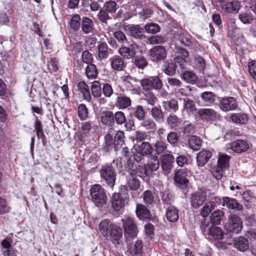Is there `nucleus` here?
<instances>
[{
  "label": "nucleus",
  "mask_w": 256,
  "mask_h": 256,
  "mask_svg": "<svg viewBox=\"0 0 256 256\" xmlns=\"http://www.w3.org/2000/svg\"><path fill=\"white\" fill-rule=\"evenodd\" d=\"M99 230L102 234L104 236H109L113 240L118 241L122 235V228L110 222L108 220H102L99 224Z\"/></svg>",
  "instance_id": "f257e3e1"
},
{
  "label": "nucleus",
  "mask_w": 256,
  "mask_h": 256,
  "mask_svg": "<svg viewBox=\"0 0 256 256\" xmlns=\"http://www.w3.org/2000/svg\"><path fill=\"white\" fill-rule=\"evenodd\" d=\"M92 201L98 207H102L106 202V192L100 184H95L90 190Z\"/></svg>",
  "instance_id": "f03ea898"
},
{
  "label": "nucleus",
  "mask_w": 256,
  "mask_h": 256,
  "mask_svg": "<svg viewBox=\"0 0 256 256\" xmlns=\"http://www.w3.org/2000/svg\"><path fill=\"white\" fill-rule=\"evenodd\" d=\"M140 84L142 88L147 92L152 89L161 90L162 86V82L158 76H150L142 78Z\"/></svg>",
  "instance_id": "7ed1b4c3"
},
{
  "label": "nucleus",
  "mask_w": 256,
  "mask_h": 256,
  "mask_svg": "<svg viewBox=\"0 0 256 256\" xmlns=\"http://www.w3.org/2000/svg\"><path fill=\"white\" fill-rule=\"evenodd\" d=\"M152 147L147 142H143L140 145L135 146L132 150L134 160L140 162L143 158L151 154Z\"/></svg>",
  "instance_id": "20e7f679"
},
{
  "label": "nucleus",
  "mask_w": 256,
  "mask_h": 256,
  "mask_svg": "<svg viewBox=\"0 0 256 256\" xmlns=\"http://www.w3.org/2000/svg\"><path fill=\"white\" fill-rule=\"evenodd\" d=\"M102 178L110 186H114L116 173L112 164H107L102 166L100 170Z\"/></svg>",
  "instance_id": "39448f33"
},
{
  "label": "nucleus",
  "mask_w": 256,
  "mask_h": 256,
  "mask_svg": "<svg viewBox=\"0 0 256 256\" xmlns=\"http://www.w3.org/2000/svg\"><path fill=\"white\" fill-rule=\"evenodd\" d=\"M122 221L124 232L130 236H136L138 231L134 218L128 215H125Z\"/></svg>",
  "instance_id": "423d86ee"
},
{
  "label": "nucleus",
  "mask_w": 256,
  "mask_h": 256,
  "mask_svg": "<svg viewBox=\"0 0 256 256\" xmlns=\"http://www.w3.org/2000/svg\"><path fill=\"white\" fill-rule=\"evenodd\" d=\"M225 227L228 230L238 234L242 228V220L238 216L231 214L228 218V222Z\"/></svg>",
  "instance_id": "0eeeda50"
},
{
  "label": "nucleus",
  "mask_w": 256,
  "mask_h": 256,
  "mask_svg": "<svg viewBox=\"0 0 256 256\" xmlns=\"http://www.w3.org/2000/svg\"><path fill=\"white\" fill-rule=\"evenodd\" d=\"M206 200V193L204 190H199L192 193L190 196L192 206L195 208H200Z\"/></svg>",
  "instance_id": "6e6552de"
},
{
  "label": "nucleus",
  "mask_w": 256,
  "mask_h": 256,
  "mask_svg": "<svg viewBox=\"0 0 256 256\" xmlns=\"http://www.w3.org/2000/svg\"><path fill=\"white\" fill-rule=\"evenodd\" d=\"M226 148L228 151L230 150L236 152L241 153L246 151L249 148V146L244 140H238L227 144Z\"/></svg>",
  "instance_id": "1a4fd4ad"
},
{
  "label": "nucleus",
  "mask_w": 256,
  "mask_h": 256,
  "mask_svg": "<svg viewBox=\"0 0 256 256\" xmlns=\"http://www.w3.org/2000/svg\"><path fill=\"white\" fill-rule=\"evenodd\" d=\"M149 53L152 60L155 62L164 60L166 56V50L162 46H154L150 50Z\"/></svg>",
  "instance_id": "9d476101"
},
{
  "label": "nucleus",
  "mask_w": 256,
  "mask_h": 256,
  "mask_svg": "<svg viewBox=\"0 0 256 256\" xmlns=\"http://www.w3.org/2000/svg\"><path fill=\"white\" fill-rule=\"evenodd\" d=\"M138 47L137 44L132 42L128 46H122L118 50V52L121 56L126 58H131L136 55Z\"/></svg>",
  "instance_id": "9b49d317"
},
{
  "label": "nucleus",
  "mask_w": 256,
  "mask_h": 256,
  "mask_svg": "<svg viewBox=\"0 0 256 256\" xmlns=\"http://www.w3.org/2000/svg\"><path fill=\"white\" fill-rule=\"evenodd\" d=\"M220 106L224 112L232 110L237 107V101L233 97L224 98L220 100Z\"/></svg>",
  "instance_id": "f8f14e48"
},
{
  "label": "nucleus",
  "mask_w": 256,
  "mask_h": 256,
  "mask_svg": "<svg viewBox=\"0 0 256 256\" xmlns=\"http://www.w3.org/2000/svg\"><path fill=\"white\" fill-rule=\"evenodd\" d=\"M201 118L206 122L216 120L220 116L212 108H201L198 112Z\"/></svg>",
  "instance_id": "ddd939ff"
},
{
  "label": "nucleus",
  "mask_w": 256,
  "mask_h": 256,
  "mask_svg": "<svg viewBox=\"0 0 256 256\" xmlns=\"http://www.w3.org/2000/svg\"><path fill=\"white\" fill-rule=\"evenodd\" d=\"M222 8L228 12H238L240 7V2L236 0H222Z\"/></svg>",
  "instance_id": "4468645a"
},
{
  "label": "nucleus",
  "mask_w": 256,
  "mask_h": 256,
  "mask_svg": "<svg viewBox=\"0 0 256 256\" xmlns=\"http://www.w3.org/2000/svg\"><path fill=\"white\" fill-rule=\"evenodd\" d=\"M174 182L182 188L186 187L188 183L186 178V172L184 170H179L176 172L174 176Z\"/></svg>",
  "instance_id": "2eb2a0df"
},
{
  "label": "nucleus",
  "mask_w": 256,
  "mask_h": 256,
  "mask_svg": "<svg viewBox=\"0 0 256 256\" xmlns=\"http://www.w3.org/2000/svg\"><path fill=\"white\" fill-rule=\"evenodd\" d=\"M136 213L140 220H150L151 219L152 215L150 211L144 204H136Z\"/></svg>",
  "instance_id": "dca6fc26"
},
{
  "label": "nucleus",
  "mask_w": 256,
  "mask_h": 256,
  "mask_svg": "<svg viewBox=\"0 0 256 256\" xmlns=\"http://www.w3.org/2000/svg\"><path fill=\"white\" fill-rule=\"evenodd\" d=\"M126 198L124 196H122L118 193H114L113 194L112 204L115 210H119L125 205Z\"/></svg>",
  "instance_id": "f3484780"
},
{
  "label": "nucleus",
  "mask_w": 256,
  "mask_h": 256,
  "mask_svg": "<svg viewBox=\"0 0 256 256\" xmlns=\"http://www.w3.org/2000/svg\"><path fill=\"white\" fill-rule=\"evenodd\" d=\"M249 114L244 113H234L230 116L231 121L234 124L240 125L246 124L249 120Z\"/></svg>",
  "instance_id": "a211bd4d"
},
{
  "label": "nucleus",
  "mask_w": 256,
  "mask_h": 256,
  "mask_svg": "<svg viewBox=\"0 0 256 256\" xmlns=\"http://www.w3.org/2000/svg\"><path fill=\"white\" fill-rule=\"evenodd\" d=\"M212 153L208 150H202L196 156V164L200 167L204 166L212 157Z\"/></svg>",
  "instance_id": "6ab92c4d"
},
{
  "label": "nucleus",
  "mask_w": 256,
  "mask_h": 256,
  "mask_svg": "<svg viewBox=\"0 0 256 256\" xmlns=\"http://www.w3.org/2000/svg\"><path fill=\"white\" fill-rule=\"evenodd\" d=\"M234 248L240 252H245L249 248L248 240L242 236H238L234 238Z\"/></svg>",
  "instance_id": "aec40b11"
},
{
  "label": "nucleus",
  "mask_w": 256,
  "mask_h": 256,
  "mask_svg": "<svg viewBox=\"0 0 256 256\" xmlns=\"http://www.w3.org/2000/svg\"><path fill=\"white\" fill-rule=\"evenodd\" d=\"M174 160V156L172 154H168L163 155L162 161V170L166 172L169 173L172 166Z\"/></svg>",
  "instance_id": "412c9836"
},
{
  "label": "nucleus",
  "mask_w": 256,
  "mask_h": 256,
  "mask_svg": "<svg viewBox=\"0 0 256 256\" xmlns=\"http://www.w3.org/2000/svg\"><path fill=\"white\" fill-rule=\"evenodd\" d=\"M222 206H226L228 208L234 210H240L242 206L238 203L235 199L225 197L222 199Z\"/></svg>",
  "instance_id": "4be33fe9"
},
{
  "label": "nucleus",
  "mask_w": 256,
  "mask_h": 256,
  "mask_svg": "<svg viewBox=\"0 0 256 256\" xmlns=\"http://www.w3.org/2000/svg\"><path fill=\"white\" fill-rule=\"evenodd\" d=\"M206 236L214 240H220L223 238L224 233L220 227L212 224V227Z\"/></svg>",
  "instance_id": "5701e85b"
},
{
  "label": "nucleus",
  "mask_w": 256,
  "mask_h": 256,
  "mask_svg": "<svg viewBox=\"0 0 256 256\" xmlns=\"http://www.w3.org/2000/svg\"><path fill=\"white\" fill-rule=\"evenodd\" d=\"M102 123L106 126H112L114 124V116L112 112L109 110H104L101 112Z\"/></svg>",
  "instance_id": "b1692460"
},
{
  "label": "nucleus",
  "mask_w": 256,
  "mask_h": 256,
  "mask_svg": "<svg viewBox=\"0 0 256 256\" xmlns=\"http://www.w3.org/2000/svg\"><path fill=\"white\" fill-rule=\"evenodd\" d=\"M183 107L188 114H194L196 110V103L192 100L186 98H184Z\"/></svg>",
  "instance_id": "393cba45"
},
{
  "label": "nucleus",
  "mask_w": 256,
  "mask_h": 256,
  "mask_svg": "<svg viewBox=\"0 0 256 256\" xmlns=\"http://www.w3.org/2000/svg\"><path fill=\"white\" fill-rule=\"evenodd\" d=\"M110 60L111 66L114 70H122L125 67L124 60L119 56H114Z\"/></svg>",
  "instance_id": "a878e982"
},
{
  "label": "nucleus",
  "mask_w": 256,
  "mask_h": 256,
  "mask_svg": "<svg viewBox=\"0 0 256 256\" xmlns=\"http://www.w3.org/2000/svg\"><path fill=\"white\" fill-rule=\"evenodd\" d=\"M166 215L167 220L170 222H176L178 218V210L173 206H170L168 208Z\"/></svg>",
  "instance_id": "bb28decb"
},
{
  "label": "nucleus",
  "mask_w": 256,
  "mask_h": 256,
  "mask_svg": "<svg viewBox=\"0 0 256 256\" xmlns=\"http://www.w3.org/2000/svg\"><path fill=\"white\" fill-rule=\"evenodd\" d=\"M78 88L82 94L84 99L88 102H90L91 96L87 84L84 82H80L78 83Z\"/></svg>",
  "instance_id": "cd10ccee"
},
{
  "label": "nucleus",
  "mask_w": 256,
  "mask_h": 256,
  "mask_svg": "<svg viewBox=\"0 0 256 256\" xmlns=\"http://www.w3.org/2000/svg\"><path fill=\"white\" fill-rule=\"evenodd\" d=\"M82 28L84 34H88L92 32L94 28L92 20L87 17L83 18L82 22Z\"/></svg>",
  "instance_id": "c85d7f7f"
},
{
  "label": "nucleus",
  "mask_w": 256,
  "mask_h": 256,
  "mask_svg": "<svg viewBox=\"0 0 256 256\" xmlns=\"http://www.w3.org/2000/svg\"><path fill=\"white\" fill-rule=\"evenodd\" d=\"M98 56L100 59H106L108 56V47L106 42H101L98 46Z\"/></svg>",
  "instance_id": "c756f323"
},
{
  "label": "nucleus",
  "mask_w": 256,
  "mask_h": 256,
  "mask_svg": "<svg viewBox=\"0 0 256 256\" xmlns=\"http://www.w3.org/2000/svg\"><path fill=\"white\" fill-rule=\"evenodd\" d=\"M126 184L130 190H138L140 186V182L136 176H127Z\"/></svg>",
  "instance_id": "7c9ffc66"
},
{
  "label": "nucleus",
  "mask_w": 256,
  "mask_h": 256,
  "mask_svg": "<svg viewBox=\"0 0 256 256\" xmlns=\"http://www.w3.org/2000/svg\"><path fill=\"white\" fill-rule=\"evenodd\" d=\"M85 73L88 79H95L98 75V71L94 64L87 65L85 70Z\"/></svg>",
  "instance_id": "2f4dec72"
},
{
  "label": "nucleus",
  "mask_w": 256,
  "mask_h": 256,
  "mask_svg": "<svg viewBox=\"0 0 256 256\" xmlns=\"http://www.w3.org/2000/svg\"><path fill=\"white\" fill-rule=\"evenodd\" d=\"M160 166V162L156 156H152L146 165V168L149 172H152L156 170Z\"/></svg>",
  "instance_id": "473e14b6"
},
{
  "label": "nucleus",
  "mask_w": 256,
  "mask_h": 256,
  "mask_svg": "<svg viewBox=\"0 0 256 256\" xmlns=\"http://www.w3.org/2000/svg\"><path fill=\"white\" fill-rule=\"evenodd\" d=\"M140 126L144 128L148 132H152L156 130L155 122L150 118L143 119L140 123Z\"/></svg>",
  "instance_id": "72a5a7b5"
},
{
  "label": "nucleus",
  "mask_w": 256,
  "mask_h": 256,
  "mask_svg": "<svg viewBox=\"0 0 256 256\" xmlns=\"http://www.w3.org/2000/svg\"><path fill=\"white\" fill-rule=\"evenodd\" d=\"M152 117L158 122H161L164 119V114L162 109L157 106L154 107L150 112Z\"/></svg>",
  "instance_id": "f704fd0d"
},
{
  "label": "nucleus",
  "mask_w": 256,
  "mask_h": 256,
  "mask_svg": "<svg viewBox=\"0 0 256 256\" xmlns=\"http://www.w3.org/2000/svg\"><path fill=\"white\" fill-rule=\"evenodd\" d=\"M35 122L34 124V130L36 132V136L38 138H43L44 137V134L43 130V126L42 122L38 120V117L34 114Z\"/></svg>",
  "instance_id": "c9c22d12"
},
{
  "label": "nucleus",
  "mask_w": 256,
  "mask_h": 256,
  "mask_svg": "<svg viewBox=\"0 0 256 256\" xmlns=\"http://www.w3.org/2000/svg\"><path fill=\"white\" fill-rule=\"evenodd\" d=\"M116 102L121 108H126L131 105V100L126 96L121 95L118 96Z\"/></svg>",
  "instance_id": "e433bc0d"
},
{
  "label": "nucleus",
  "mask_w": 256,
  "mask_h": 256,
  "mask_svg": "<svg viewBox=\"0 0 256 256\" xmlns=\"http://www.w3.org/2000/svg\"><path fill=\"white\" fill-rule=\"evenodd\" d=\"M188 144L192 149L198 150L201 146L202 140L197 136H192L188 140Z\"/></svg>",
  "instance_id": "4c0bfd02"
},
{
  "label": "nucleus",
  "mask_w": 256,
  "mask_h": 256,
  "mask_svg": "<svg viewBox=\"0 0 256 256\" xmlns=\"http://www.w3.org/2000/svg\"><path fill=\"white\" fill-rule=\"evenodd\" d=\"M124 138V133L122 131L119 130L116 134L114 143V148L116 151H117L118 150L119 146L123 144Z\"/></svg>",
  "instance_id": "58836bf2"
},
{
  "label": "nucleus",
  "mask_w": 256,
  "mask_h": 256,
  "mask_svg": "<svg viewBox=\"0 0 256 256\" xmlns=\"http://www.w3.org/2000/svg\"><path fill=\"white\" fill-rule=\"evenodd\" d=\"M131 35L136 38H140L143 35V28L138 25L131 26L128 28Z\"/></svg>",
  "instance_id": "ea45409f"
},
{
  "label": "nucleus",
  "mask_w": 256,
  "mask_h": 256,
  "mask_svg": "<svg viewBox=\"0 0 256 256\" xmlns=\"http://www.w3.org/2000/svg\"><path fill=\"white\" fill-rule=\"evenodd\" d=\"M163 70L166 74L172 76L176 72V65L172 61H167L163 65Z\"/></svg>",
  "instance_id": "a19ab883"
},
{
  "label": "nucleus",
  "mask_w": 256,
  "mask_h": 256,
  "mask_svg": "<svg viewBox=\"0 0 256 256\" xmlns=\"http://www.w3.org/2000/svg\"><path fill=\"white\" fill-rule=\"evenodd\" d=\"M143 246L140 240H137L133 246L128 248L129 252L133 256L138 255L142 253Z\"/></svg>",
  "instance_id": "79ce46f5"
},
{
  "label": "nucleus",
  "mask_w": 256,
  "mask_h": 256,
  "mask_svg": "<svg viewBox=\"0 0 256 256\" xmlns=\"http://www.w3.org/2000/svg\"><path fill=\"white\" fill-rule=\"evenodd\" d=\"M182 79L188 83L194 84L198 80L197 76L192 72L190 71H186L182 76Z\"/></svg>",
  "instance_id": "37998d69"
},
{
  "label": "nucleus",
  "mask_w": 256,
  "mask_h": 256,
  "mask_svg": "<svg viewBox=\"0 0 256 256\" xmlns=\"http://www.w3.org/2000/svg\"><path fill=\"white\" fill-rule=\"evenodd\" d=\"M230 156L226 154H221L218 160V166L223 169L227 168L229 166Z\"/></svg>",
  "instance_id": "c03bdc74"
},
{
  "label": "nucleus",
  "mask_w": 256,
  "mask_h": 256,
  "mask_svg": "<svg viewBox=\"0 0 256 256\" xmlns=\"http://www.w3.org/2000/svg\"><path fill=\"white\" fill-rule=\"evenodd\" d=\"M224 212L220 210H215L213 212L210 216L212 224H219L224 216Z\"/></svg>",
  "instance_id": "a18cd8bd"
},
{
  "label": "nucleus",
  "mask_w": 256,
  "mask_h": 256,
  "mask_svg": "<svg viewBox=\"0 0 256 256\" xmlns=\"http://www.w3.org/2000/svg\"><path fill=\"white\" fill-rule=\"evenodd\" d=\"M163 106L165 109L168 108L176 112L178 108V102L175 98H172L169 101H164L162 102Z\"/></svg>",
  "instance_id": "49530a36"
},
{
  "label": "nucleus",
  "mask_w": 256,
  "mask_h": 256,
  "mask_svg": "<svg viewBox=\"0 0 256 256\" xmlns=\"http://www.w3.org/2000/svg\"><path fill=\"white\" fill-rule=\"evenodd\" d=\"M143 200L147 205H152L155 202L154 196L150 190H147L143 194Z\"/></svg>",
  "instance_id": "de8ad7c7"
},
{
  "label": "nucleus",
  "mask_w": 256,
  "mask_h": 256,
  "mask_svg": "<svg viewBox=\"0 0 256 256\" xmlns=\"http://www.w3.org/2000/svg\"><path fill=\"white\" fill-rule=\"evenodd\" d=\"M97 16L98 20L104 24H107V21L112 19L113 16L112 15H111L104 9H101Z\"/></svg>",
  "instance_id": "09e8293b"
},
{
  "label": "nucleus",
  "mask_w": 256,
  "mask_h": 256,
  "mask_svg": "<svg viewBox=\"0 0 256 256\" xmlns=\"http://www.w3.org/2000/svg\"><path fill=\"white\" fill-rule=\"evenodd\" d=\"M80 17L79 14H75L73 15L70 22V28L74 30H78L80 27Z\"/></svg>",
  "instance_id": "8fccbe9b"
},
{
  "label": "nucleus",
  "mask_w": 256,
  "mask_h": 256,
  "mask_svg": "<svg viewBox=\"0 0 256 256\" xmlns=\"http://www.w3.org/2000/svg\"><path fill=\"white\" fill-rule=\"evenodd\" d=\"M201 97L207 104H212L216 100L214 94L210 92H205L202 93Z\"/></svg>",
  "instance_id": "3c124183"
},
{
  "label": "nucleus",
  "mask_w": 256,
  "mask_h": 256,
  "mask_svg": "<svg viewBox=\"0 0 256 256\" xmlns=\"http://www.w3.org/2000/svg\"><path fill=\"white\" fill-rule=\"evenodd\" d=\"M134 116L139 120H142L145 116V112L142 106L138 105L133 108Z\"/></svg>",
  "instance_id": "603ef678"
},
{
  "label": "nucleus",
  "mask_w": 256,
  "mask_h": 256,
  "mask_svg": "<svg viewBox=\"0 0 256 256\" xmlns=\"http://www.w3.org/2000/svg\"><path fill=\"white\" fill-rule=\"evenodd\" d=\"M91 89L92 94L94 97L98 98L101 96L102 90L99 82H94L92 84Z\"/></svg>",
  "instance_id": "864d4df0"
},
{
  "label": "nucleus",
  "mask_w": 256,
  "mask_h": 256,
  "mask_svg": "<svg viewBox=\"0 0 256 256\" xmlns=\"http://www.w3.org/2000/svg\"><path fill=\"white\" fill-rule=\"evenodd\" d=\"M166 122L171 128L177 126L180 122V118L174 114H170Z\"/></svg>",
  "instance_id": "5fc2aeb1"
},
{
  "label": "nucleus",
  "mask_w": 256,
  "mask_h": 256,
  "mask_svg": "<svg viewBox=\"0 0 256 256\" xmlns=\"http://www.w3.org/2000/svg\"><path fill=\"white\" fill-rule=\"evenodd\" d=\"M116 6L117 4L115 2L110 0L104 4V10L111 15H112V14L115 12L117 9Z\"/></svg>",
  "instance_id": "6e6d98bb"
},
{
  "label": "nucleus",
  "mask_w": 256,
  "mask_h": 256,
  "mask_svg": "<svg viewBox=\"0 0 256 256\" xmlns=\"http://www.w3.org/2000/svg\"><path fill=\"white\" fill-rule=\"evenodd\" d=\"M224 170V169L222 168L216 166L211 168L210 172L213 176L216 179L219 180H220L223 176Z\"/></svg>",
  "instance_id": "4d7b16f0"
},
{
  "label": "nucleus",
  "mask_w": 256,
  "mask_h": 256,
  "mask_svg": "<svg viewBox=\"0 0 256 256\" xmlns=\"http://www.w3.org/2000/svg\"><path fill=\"white\" fill-rule=\"evenodd\" d=\"M214 208V202H208L205 204L202 208L200 214L202 217L207 216Z\"/></svg>",
  "instance_id": "13d9d810"
},
{
  "label": "nucleus",
  "mask_w": 256,
  "mask_h": 256,
  "mask_svg": "<svg viewBox=\"0 0 256 256\" xmlns=\"http://www.w3.org/2000/svg\"><path fill=\"white\" fill-rule=\"evenodd\" d=\"M150 172L146 166L138 165L137 167V175L143 179L148 178Z\"/></svg>",
  "instance_id": "bf43d9fd"
},
{
  "label": "nucleus",
  "mask_w": 256,
  "mask_h": 256,
  "mask_svg": "<svg viewBox=\"0 0 256 256\" xmlns=\"http://www.w3.org/2000/svg\"><path fill=\"white\" fill-rule=\"evenodd\" d=\"M145 30L150 34H156L160 30V26L156 24L149 23L146 24L144 26Z\"/></svg>",
  "instance_id": "052dcab7"
},
{
  "label": "nucleus",
  "mask_w": 256,
  "mask_h": 256,
  "mask_svg": "<svg viewBox=\"0 0 256 256\" xmlns=\"http://www.w3.org/2000/svg\"><path fill=\"white\" fill-rule=\"evenodd\" d=\"M134 64L139 68L143 69L147 64L148 62L144 56H137L134 58Z\"/></svg>",
  "instance_id": "680f3d73"
},
{
  "label": "nucleus",
  "mask_w": 256,
  "mask_h": 256,
  "mask_svg": "<svg viewBox=\"0 0 256 256\" xmlns=\"http://www.w3.org/2000/svg\"><path fill=\"white\" fill-rule=\"evenodd\" d=\"M239 18L244 24H250L254 20L253 16L246 12L240 14Z\"/></svg>",
  "instance_id": "e2e57ef3"
},
{
  "label": "nucleus",
  "mask_w": 256,
  "mask_h": 256,
  "mask_svg": "<svg viewBox=\"0 0 256 256\" xmlns=\"http://www.w3.org/2000/svg\"><path fill=\"white\" fill-rule=\"evenodd\" d=\"M114 120L118 124H122L126 122V118L124 114L121 111L116 112L114 115Z\"/></svg>",
  "instance_id": "0e129e2a"
},
{
  "label": "nucleus",
  "mask_w": 256,
  "mask_h": 256,
  "mask_svg": "<svg viewBox=\"0 0 256 256\" xmlns=\"http://www.w3.org/2000/svg\"><path fill=\"white\" fill-rule=\"evenodd\" d=\"M144 100L147 104L152 106H154L157 101V98L154 94L151 92H148L144 95Z\"/></svg>",
  "instance_id": "69168bd1"
},
{
  "label": "nucleus",
  "mask_w": 256,
  "mask_h": 256,
  "mask_svg": "<svg viewBox=\"0 0 256 256\" xmlns=\"http://www.w3.org/2000/svg\"><path fill=\"white\" fill-rule=\"evenodd\" d=\"M249 237L251 240V252L252 254L256 256V232H249Z\"/></svg>",
  "instance_id": "338daca9"
},
{
  "label": "nucleus",
  "mask_w": 256,
  "mask_h": 256,
  "mask_svg": "<svg viewBox=\"0 0 256 256\" xmlns=\"http://www.w3.org/2000/svg\"><path fill=\"white\" fill-rule=\"evenodd\" d=\"M88 109L84 104H80L78 107V114L81 120H84L88 116Z\"/></svg>",
  "instance_id": "774afa93"
}]
</instances>
